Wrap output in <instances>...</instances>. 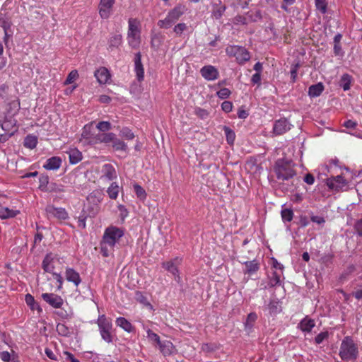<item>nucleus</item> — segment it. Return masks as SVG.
Wrapping results in <instances>:
<instances>
[{
    "label": "nucleus",
    "mask_w": 362,
    "mask_h": 362,
    "mask_svg": "<svg viewBox=\"0 0 362 362\" xmlns=\"http://www.w3.org/2000/svg\"><path fill=\"white\" fill-rule=\"evenodd\" d=\"M134 70L139 81H141L144 78V69L141 64V55L140 52L136 54L134 57Z\"/></svg>",
    "instance_id": "4468645a"
},
{
    "label": "nucleus",
    "mask_w": 362,
    "mask_h": 362,
    "mask_svg": "<svg viewBox=\"0 0 362 362\" xmlns=\"http://www.w3.org/2000/svg\"><path fill=\"white\" fill-rule=\"evenodd\" d=\"M25 300L26 302V304L32 310H37L39 312L42 311V309L40 308V305L35 301L34 297L31 294H26L25 297Z\"/></svg>",
    "instance_id": "2f4dec72"
},
{
    "label": "nucleus",
    "mask_w": 362,
    "mask_h": 362,
    "mask_svg": "<svg viewBox=\"0 0 362 362\" xmlns=\"http://www.w3.org/2000/svg\"><path fill=\"white\" fill-rule=\"evenodd\" d=\"M37 144V138L34 135L29 134L24 139V146L30 149H33Z\"/></svg>",
    "instance_id": "72a5a7b5"
},
{
    "label": "nucleus",
    "mask_w": 362,
    "mask_h": 362,
    "mask_svg": "<svg viewBox=\"0 0 362 362\" xmlns=\"http://www.w3.org/2000/svg\"><path fill=\"white\" fill-rule=\"evenodd\" d=\"M329 337V332L327 331L319 333L315 338V342L317 344L322 343V341Z\"/></svg>",
    "instance_id": "3c124183"
},
{
    "label": "nucleus",
    "mask_w": 362,
    "mask_h": 362,
    "mask_svg": "<svg viewBox=\"0 0 362 362\" xmlns=\"http://www.w3.org/2000/svg\"><path fill=\"white\" fill-rule=\"evenodd\" d=\"M97 324L102 339L107 343L112 342V323L111 320L107 318L104 315H103L99 316V317L98 318Z\"/></svg>",
    "instance_id": "39448f33"
},
{
    "label": "nucleus",
    "mask_w": 362,
    "mask_h": 362,
    "mask_svg": "<svg viewBox=\"0 0 362 362\" xmlns=\"http://www.w3.org/2000/svg\"><path fill=\"white\" fill-rule=\"evenodd\" d=\"M315 326L314 320L308 317H304L299 323L300 329L305 332H310L313 328Z\"/></svg>",
    "instance_id": "4be33fe9"
},
{
    "label": "nucleus",
    "mask_w": 362,
    "mask_h": 362,
    "mask_svg": "<svg viewBox=\"0 0 362 362\" xmlns=\"http://www.w3.org/2000/svg\"><path fill=\"white\" fill-rule=\"evenodd\" d=\"M114 3V0H100V15L103 18H107L110 15V9Z\"/></svg>",
    "instance_id": "a211bd4d"
},
{
    "label": "nucleus",
    "mask_w": 362,
    "mask_h": 362,
    "mask_svg": "<svg viewBox=\"0 0 362 362\" xmlns=\"http://www.w3.org/2000/svg\"><path fill=\"white\" fill-rule=\"evenodd\" d=\"M351 76L348 74L342 75L340 80V86L344 90H348L351 88Z\"/></svg>",
    "instance_id": "4c0bfd02"
},
{
    "label": "nucleus",
    "mask_w": 362,
    "mask_h": 362,
    "mask_svg": "<svg viewBox=\"0 0 362 362\" xmlns=\"http://www.w3.org/2000/svg\"><path fill=\"white\" fill-rule=\"evenodd\" d=\"M185 11V6L178 4L168 12L165 19L158 21V25L163 28H170L182 16Z\"/></svg>",
    "instance_id": "20e7f679"
},
{
    "label": "nucleus",
    "mask_w": 362,
    "mask_h": 362,
    "mask_svg": "<svg viewBox=\"0 0 362 362\" xmlns=\"http://www.w3.org/2000/svg\"><path fill=\"white\" fill-rule=\"evenodd\" d=\"M223 130L226 136V140L228 144L232 145L235 141V132L228 127L224 126Z\"/></svg>",
    "instance_id": "ea45409f"
},
{
    "label": "nucleus",
    "mask_w": 362,
    "mask_h": 362,
    "mask_svg": "<svg viewBox=\"0 0 362 362\" xmlns=\"http://www.w3.org/2000/svg\"><path fill=\"white\" fill-rule=\"evenodd\" d=\"M358 347L350 336L345 337L340 344L339 356L344 361H356L358 357Z\"/></svg>",
    "instance_id": "f03ea898"
},
{
    "label": "nucleus",
    "mask_w": 362,
    "mask_h": 362,
    "mask_svg": "<svg viewBox=\"0 0 362 362\" xmlns=\"http://www.w3.org/2000/svg\"><path fill=\"white\" fill-rule=\"evenodd\" d=\"M147 337L149 340L156 342L158 345L161 342L159 336L151 329L147 330Z\"/></svg>",
    "instance_id": "603ef678"
},
{
    "label": "nucleus",
    "mask_w": 362,
    "mask_h": 362,
    "mask_svg": "<svg viewBox=\"0 0 362 362\" xmlns=\"http://www.w3.org/2000/svg\"><path fill=\"white\" fill-rule=\"evenodd\" d=\"M234 23L235 24H247V18L243 16H237L234 19Z\"/></svg>",
    "instance_id": "69168bd1"
},
{
    "label": "nucleus",
    "mask_w": 362,
    "mask_h": 362,
    "mask_svg": "<svg viewBox=\"0 0 362 362\" xmlns=\"http://www.w3.org/2000/svg\"><path fill=\"white\" fill-rule=\"evenodd\" d=\"M42 298L46 303L54 308H61L64 303L62 298L55 293H45L42 294Z\"/></svg>",
    "instance_id": "1a4fd4ad"
},
{
    "label": "nucleus",
    "mask_w": 362,
    "mask_h": 362,
    "mask_svg": "<svg viewBox=\"0 0 362 362\" xmlns=\"http://www.w3.org/2000/svg\"><path fill=\"white\" fill-rule=\"evenodd\" d=\"M263 170L261 163H259L257 158H250V173H252L255 177L259 175Z\"/></svg>",
    "instance_id": "393cba45"
},
{
    "label": "nucleus",
    "mask_w": 362,
    "mask_h": 362,
    "mask_svg": "<svg viewBox=\"0 0 362 362\" xmlns=\"http://www.w3.org/2000/svg\"><path fill=\"white\" fill-rule=\"evenodd\" d=\"M217 95L221 99L228 98L230 95V90L228 88H223L217 92Z\"/></svg>",
    "instance_id": "6e6d98bb"
},
{
    "label": "nucleus",
    "mask_w": 362,
    "mask_h": 362,
    "mask_svg": "<svg viewBox=\"0 0 362 362\" xmlns=\"http://www.w3.org/2000/svg\"><path fill=\"white\" fill-rule=\"evenodd\" d=\"M53 261H54V256L52 255V254H51V253L47 254L45 257V258L42 261V269L45 270V272H49V273H53L54 269Z\"/></svg>",
    "instance_id": "412c9836"
},
{
    "label": "nucleus",
    "mask_w": 362,
    "mask_h": 362,
    "mask_svg": "<svg viewBox=\"0 0 362 362\" xmlns=\"http://www.w3.org/2000/svg\"><path fill=\"white\" fill-rule=\"evenodd\" d=\"M354 228L358 235L362 236V218L356 223Z\"/></svg>",
    "instance_id": "774afa93"
},
{
    "label": "nucleus",
    "mask_w": 362,
    "mask_h": 362,
    "mask_svg": "<svg viewBox=\"0 0 362 362\" xmlns=\"http://www.w3.org/2000/svg\"><path fill=\"white\" fill-rule=\"evenodd\" d=\"M8 86L7 85L2 84L0 86V98L4 103H6L8 100Z\"/></svg>",
    "instance_id": "de8ad7c7"
},
{
    "label": "nucleus",
    "mask_w": 362,
    "mask_h": 362,
    "mask_svg": "<svg viewBox=\"0 0 362 362\" xmlns=\"http://www.w3.org/2000/svg\"><path fill=\"white\" fill-rule=\"evenodd\" d=\"M1 22V27L4 29V33H8V30L11 28V23L10 21L4 20V19H0Z\"/></svg>",
    "instance_id": "e2e57ef3"
},
{
    "label": "nucleus",
    "mask_w": 362,
    "mask_h": 362,
    "mask_svg": "<svg viewBox=\"0 0 362 362\" xmlns=\"http://www.w3.org/2000/svg\"><path fill=\"white\" fill-rule=\"evenodd\" d=\"M67 153L71 164H76L82 159L81 153L76 148H70Z\"/></svg>",
    "instance_id": "b1692460"
},
{
    "label": "nucleus",
    "mask_w": 362,
    "mask_h": 362,
    "mask_svg": "<svg viewBox=\"0 0 362 362\" xmlns=\"http://www.w3.org/2000/svg\"><path fill=\"white\" fill-rule=\"evenodd\" d=\"M259 264L255 261L250 262V279L257 280L259 276L257 272L259 270Z\"/></svg>",
    "instance_id": "a19ab883"
},
{
    "label": "nucleus",
    "mask_w": 362,
    "mask_h": 362,
    "mask_svg": "<svg viewBox=\"0 0 362 362\" xmlns=\"http://www.w3.org/2000/svg\"><path fill=\"white\" fill-rule=\"evenodd\" d=\"M181 259L176 258L172 261L164 262L163 267L165 268L168 272L171 273L174 276L175 281L177 282L180 281V277L178 274L177 265L180 264Z\"/></svg>",
    "instance_id": "f8f14e48"
},
{
    "label": "nucleus",
    "mask_w": 362,
    "mask_h": 362,
    "mask_svg": "<svg viewBox=\"0 0 362 362\" xmlns=\"http://www.w3.org/2000/svg\"><path fill=\"white\" fill-rule=\"evenodd\" d=\"M65 276L66 280L74 283L76 286H78L81 282V279L78 272L75 271L74 269L67 268L66 269Z\"/></svg>",
    "instance_id": "dca6fc26"
},
{
    "label": "nucleus",
    "mask_w": 362,
    "mask_h": 362,
    "mask_svg": "<svg viewBox=\"0 0 362 362\" xmlns=\"http://www.w3.org/2000/svg\"><path fill=\"white\" fill-rule=\"evenodd\" d=\"M62 162V159L59 157L53 156L47 160L43 168L48 170H55L60 168Z\"/></svg>",
    "instance_id": "6ab92c4d"
},
{
    "label": "nucleus",
    "mask_w": 362,
    "mask_h": 362,
    "mask_svg": "<svg viewBox=\"0 0 362 362\" xmlns=\"http://www.w3.org/2000/svg\"><path fill=\"white\" fill-rule=\"evenodd\" d=\"M8 113L11 115H15L20 109L19 100L17 98L12 100L8 103Z\"/></svg>",
    "instance_id": "c9c22d12"
},
{
    "label": "nucleus",
    "mask_w": 362,
    "mask_h": 362,
    "mask_svg": "<svg viewBox=\"0 0 362 362\" xmlns=\"http://www.w3.org/2000/svg\"><path fill=\"white\" fill-rule=\"evenodd\" d=\"M97 128L100 131L103 132V133H105V132H107V131H109L110 129H111V124L109 122H106V121L100 122L97 124Z\"/></svg>",
    "instance_id": "864d4df0"
},
{
    "label": "nucleus",
    "mask_w": 362,
    "mask_h": 362,
    "mask_svg": "<svg viewBox=\"0 0 362 362\" xmlns=\"http://www.w3.org/2000/svg\"><path fill=\"white\" fill-rule=\"evenodd\" d=\"M119 192V187L117 182H112L107 188V193L112 199H116Z\"/></svg>",
    "instance_id": "473e14b6"
},
{
    "label": "nucleus",
    "mask_w": 362,
    "mask_h": 362,
    "mask_svg": "<svg viewBox=\"0 0 362 362\" xmlns=\"http://www.w3.org/2000/svg\"><path fill=\"white\" fill-rule=\"evenodd\" d=\"M129 30L128 33H139L140 31L138 28V21L136 19L134 18H130L129 20Z\"/></svg>",
    "instance_id": "37998d69"
},
{
    "label": "nucleus",
    "mask_w": 362,
    "mask_h": 362,
    "mask_svg": "<svg viewBox=\"0 0 362 362\" xmlns=\"http://www.w3.org/2000/svg\"><path fill=\"white\" fill-rule=\"evenodd\" d=\"M100 245V252L104 257H108L110 252L114 250V249L110 250L109 245L104 244L103 241H101Z\"/></svg>",
    "instance_id": "4d7b16f0"
},
{
    "label": "nucleus",
    "mask_w": 362,
    "mask_h": 362,
    "mask_svg": "<svg viewBox=\"0 0 362 362\" xmlns=\"http://www.w3.org/2000/svg\"><path fill=\"white\" fill-rule=\"evenodd\" d=\"M58 333L63 336H68L70 333L69 329L64 324H58L57 326Z\"/></svg>",
    "instance_id": "5fc2aeb1"
},
{
    "label": "nucleus",
    "mask_w": 362,
    "mask_h": 362,
    "mask_svg": "<svg viewBox=\"0 0 362 362\" xmlns=\"http://www.w3.org/2000/svg\"><path fill=\"white\" fill-rule=\"evenodd\" d=\"M282 220L284 222H290L293 217V212L291 209H284L281 212Z\"/></svg>",
    "instance_id": "79ce46f5"
},
{
    "label": "nucleus",
    "mask_w": 362,
    "mask_h": 362,
    "mask_svg": "<svg viewBox=\"0 0 362 362\" xmlns=\"http://www.w3.org/2000/svg\"><path fill=\"white\" fill-rule=\"evenodd\" d=\"M115 323L127 332H132L134 329L132 325L124 317H119L116 319Z\"/></svg>",
    "instance_id": "5701e85b"
},
{
    "label": "nucleus",
    "mask_w": 362,
    "mask_h": 362,
    "mask_svg": "<svg viewBox=\"0 0 362 362\" xmlns=\"http://www.w3.org/2000/svg\"><path fill=\"white\" fill-rule=\"evenodd\" d=\"M200 73L203 78L207 81H214L218 78L219 73L216 68L211 65L202 67Z\"/></svg>",
    "instance_id": "9b49d317"
},
{
    "label": "nucleus",
    "mask_w": 362,
    "mask_h": 362,
    "mask_svg": "<svg viewBox=\"0 0 362 362\" xmlns=\"http://www.w3.org/2000/svg\"><path fill=\"white\" fill-rule=\"evenodd\" d=\"M134 191H135V193H136V196L140 199L144 200V199H146V193L145 190L144 189V188L141 186H140L138 184H135L134 185Z\"/></svg>",
    "instance_id": "c03bdc74"
},
{
    "label": "nucleus",
    "mask_w": 362,
    "mask_h": 362,
    "mask_svg": "<svg viewBox=\"0 0 362 362\" xmlns=\"http://www.w3.org/2000/svg\"><path fill=\"white\" fill-rule=\"evenodd\" d=\"M112 146L115 151H122L126 152L127 151V145L120 139L116 137L114 134V139L111 141Z\"/></svg>",
    "instance_id": "cd10ccee"
},
{
    "label": "nucleus",
    "mask_w": 362,
    "mask_h": 362,
    "mask_svg": "<svg viewBox=\"0 0 362 362\" xmlns=\"http://www.w3.org/2000/svg\"><path fill=\"white\" fill-rule=\"evenodd\" d=\"M343 125L347 129H355L357 126V123L353 120L349 119L345 121Z\"/></svg>",
    "instance_id": "338daca9"
},
{
    "label": "nucleus",
    "mask_w": 362,
    "mask_h": 362,
    "mask_svg": "<svg viewBox=\"0 0 362 362\" xmlns=\"http://www.w3.org/2000/svg\"><path fill=\"white\" fill-rule=\"evenodd\" d=\"M40 186L39 188L41 190H45V188L47 187L48 183H49V177L47 175H42L40 179Z\"/></svg>",
    "instance_id": "13d9d810"
},
{
    "label": "nucleus",
    "mask_w": 362,
    "mask_h": 362,
    "mask_svg": "<svg viewBox=\"0 0 362 362\" xmlns=\"http://www.w3.org/2000/svg\"><path fill=\"white\" fill-rule=\"evenodd\" d=\"M347 181L341 175H337L329 178L327 181L328 187L331 189L339 191L347 185Z\"/></svg>",
    "instance_id": "6e6552de"
},
{
    "label": "nucleus",
    "mask_w": 362,
    "mask_h": 362,
    "mask_svg": "<svg viewBox=\"0 0 362 362\" xmlns=\"http://www.w3.org/2000/svg\"><path fill=\"white\" fill-rule=\"evenodd\" d=\"M78 77V74L76 70L71 71L69 75L67 76V78L66 81H64L65 85L71 84L74 83Z\"/></svg>",
    "instance_id": "a18cd8bd"
},
{
    "label": "nucleus",
    "mask_w": 362,
    "mask_h": 362,
    "mask_svg": "<svg viewBox=\"0 0 362 362\" xmlns=\"http://www.w3.org/2000/svg\"><path fill=\"white\" fill-rule=\"evenodd\" d=\"M195 114L202 119H204L208 116L207 111L199 107L195 110Z\"/></svg>",
    "instance_id": "0e129e2a"
},
{
    "label": "nucleus",
    "mask_w": 362,
    "mask_h": 362,
    "mask_svg": "<svg viewBox=\"0 0 362 362\" xmlns=\"http://www.w3.org/2000/svg\"><path fill=\"white\" fill-rule=\"evenodd\" d=\"M163 37L159 34H154L151 36V47L157 51L163 42Z\"/></svg>",
    "instance_id": "f704fd0d"
},
{
    "label": "nucleus",
    "mask_w": 362,
    "mask_h": 362,
    "mask_svg": "<svg viewBox=\"0 0 362 362\" xmlns=\"http://www.w3.org/2000/svg\"><path fill=\"white\" fill-rule=\"evenodd\" d=\"M230 54H233L240 64L249 60V52L242 47H231L226 49Z\"/></svg>",
    "instance_id": "423d86ee"
},
{
    "label": "nucleus",
    "mask_w": 362,
    "mask_h": 362,
    "mask_svg": "<svg viewBox=\"0 0 362 362\" xmlns=\"http://www.w3.org/2000/svg\"><path fill=\"white\" fill-rule=\"evenodd\" d=\"M327 2L326 0H315V6L322 14L327 12Z\"/></svg>",
    "instance_id": "49530a36"
},
{
    "label": "nucleus",
    "mask_w": 362,
    "mask_h": 362,
    "mask_svg": "<svg viewBox=\"0 0 362 362\" xmlns=\"http://www.w3.org/2000/svg\"><path fill=\"white\" fill-rule=\"evenodd\" d=\"M291 126L287 119L282 118L275 122L273 131L275 134L281 135L290 130Z\"/></svg>",
    "instance_id": "9d476101"
},
{
    "label": "nucleus",
    "mask_w": 362,
    "mask_h": 362,
    "mask_svg": "<svg viewBox=\"0 0 362 362\" xmlns=\"http://www.w3.org/2000/svg\"><path fill=\"white\" fill-rule=\"evenodd\" d=\"M1 128L6 133L9 134L10 135H12L13 132H15L16 129L13 130L12 129L15 128V123L11 119L4 120L1 124Z\"/></svg>",
    "instance_id": "58836bf2"
},
{
    "label": "nucleus",
    "mask_w": 362,
    "mask_h": 362,
    "mask_svg": "<svg viewBox=\"0 0 362 362\" xmlns=\"http://www.w3.org/2000/svg\"><path fill=\"white\" fill-rule=\"evenodd\" d=\"M103 176H104L108 180H112L117 178V173L114 166L110 163H107L103 165L102 168Z\"/></svg>",
    "instance_id": "aec40b11"
},
{
    "label": "nucleus",
    "mask_w": 362,
    "mask_h": 362,
    "mask_svg": "<svg viewBox=\"0 0 362 362\" xmlns=\"http://www.w3.org/2000/svg\"><path fill=\"white\" fill-rule=\"evenodd\" d=\"M324 90V86L322 83L312 85L309 87L308 94L310 97H317Z\"/></svg>",
    "instance_id": "a878e982"
},
{
    "label": "nucleus",
    "mask_w": 362,
    "mask_h": 362,
    "mask_svg": "<svg viewBox=\"0 0 362 362\" xmlns=\"http://www.w3.org/2000/svg\"><path fill=\"white\" fill-rule=\"evenodd\" d=\"M128 43L132 48L139 47L140 44V35L139 33H128L127 34Z\"/></svg>",
    "instance_id": "7c9ffc66"
},
{
    "label": "nucleus",
    "mask_w": 362,
    "mask_h": 362,
    "mask_svg": "<svg viewBox=\"0 0 362 362\" xmlns=\"http://www.w3.org/2000/svg\"><path fill=\"white\" fill-rule=\"evenodd\" d=\"M122 37L120 34H115L112 35L108 42L110 48H117L121 45Z\"/></svg>",
    "instance_id": "e433bc0d"
},
{
    "label": "nucleus",
    "mask_w": 362,
    "mask_h": 362,
    "mask_svg": "<svg viewBox=\"0 0 362 362\" xmlns=\"http://www.w3.org/2000/svg\"><path fill=\"white\" fill-rule=\"evenodd\" d=\"M274 170L279 180L284 182L292 180L291 185L287 187H284V184H283L282 187L284 190L293 192L296 189L294 180H293L296 175V172L294 170V164L291 161L284 159H278L274 164Z\"/></svg>",
    "instance_id": "f257e3e1"
},
{
    "label": "nucleus",
    "mask_w": 362,
    "mask_h": 362,
    "mask_svg": "<svg viewBox=\"0 0 362 362\" xmlns=\"http://www.w3.org/2000/svg\"><path fill=\"white\" fill-rule=\"evenodd\" d=\"M221 108L225 112H230L233 109V103L230 101H224L221 104Z\"/></svg>",
    "instance_id": "680f3d73"
},
{
    "label": "nucleus",
    "mask_w": 362,
    "mask_h": 362,
    "mask_svg": "<svg viewBox=\"0 0 362 362\" xmlns=\"http://www.w3.org/2000/svg\"><path fill=\"white\" fill-rule=\"evenodd\" d=\"M267 308L271 315H276L281 311V303L279 300H272L269 302Z\"/></svg>",
    "instance_id": "c85d7f7f"
},
{
    "label": "nucleus",
    "mask_w": 362,
    "mask_h": 362,
    "mask_svg": "<svg viewBox=\"0 0 362 362\" xmlns=\"http://www.w3.org/2000/svg\"><path fill=\"white\" fill-rule=\"evenodd\" d=\"M112 139H114V133H99L91 138V139L89 141V143L93 144L99 143L108 144L110 143Z\"/></svg>",
    "instance_id": "ddd939ff"
},
{
    "label": "nucleus",
    "mask_w": 362,
    "mask_h": 362,
    "mask_svg": "<svg viewBox=\"0 0 362 362\" xmlns=\"http://www.w3.org/2000/svg\"><path fill=\"white\" fill-rule=\"evenodd\" d=\"M158 346L160 352L163 354L164 356H170L173 354L176 351L173 343L170 341H163Z\"/></svg>",
    "instance_id": "f3484780"
},
{
    "label": "nucleus",
    "mask_w": 362,
    "mask_h": 362,
    "mask_svg": "<svg viewBox=\"0 0 362 362\" xmlns=\"http://www.w3.org/2000/svg\"><path fill=\"white\" fill-rule=\"evenodd\" d=\"M94 75L100 84L107 83L110 78V74L105 67H100L96 70Z\"/></svg>",
    "instance_id": "2eb2a0df"
},
{
    "label": "nucleus",
    "mask_w": 362,
    "mask_h": 362,
    "mask_svg": "<svg viewBox=\"0 0 362 362\" xmlns=\"http://www.w3.org/2000/svg\"><path fill=\"white\" fill-rule=\"evenodd\" d=\"M124 235V230L116 226H110L104 232L102 241L109 245L110 250H113L115 245Z\"/></svg>",
    "instance_id": "7ed1b4c3"
},
{
    "label": "nucleus",
    "mask_w": 362,
    "mask_h": 362,
    "mask_svg": "<svg viewBox=\"0 0 362 362\" xmlns=\"http://www.w3.org/2000/svg\"><path fill=\"white\" fill-rule=\"evenodd\" d=\"M226 9V6L222 4H214L211 16L215 19H220Z\"/></svg>",
    "instance_id": "bb28decb"
},
{
    "label": "nucleus",
    "mask_w": 362,
    "mask_h": 362,
    "mask_svg": "<svg viewBox=\"0 0 362 362\" xmlns=\"http://www.w3.org/2000/svg\"><path fill=\"white\" fill-rule=\"evenodd\" d=\"M251 81L253 84L258 86L261 84V73L255 72L251 77Z\"/></svg>",
    "instance_id": "052dcab7"
},
{
    "label": "nucleus",
    "mask_w": 362,
    "mask_h": 362,
    "mask_svg": "<svg viewBox=\"0 0 362 362\" xmlns=\"http://www.w3.org/2000/svg\"><path fill=\"white\" fill-rule=\"evenodd\" d=\"M186 29H187V25L184 23H178L177 25H176L174 27L173 30H174V32L177 35H181L182 33V32L185 31Z\"/></svg>",
    "instance_id": "bf43d9fd"
},
{
    "label": "nucleus",
    "mask_w": 362,
    "mask_h": 362,
    "mask_svg": "<svg viewBox=\"0 0 362 362\" xmlns=\"http://www.w3.org/2000/svg\"><path fill=\"white\" fill-rule=\"evenodd\" d=\"M280 281H281L280 275L277 272H274L270 278L269 285L273 287V286L279 285Z\"/></svg>",
    "instance_id": "8fccbe9b"
},
{
    "label": "nucleus",
    "mask_w": 362,
    "mask_h": 362,
    "mask_svg": "<svg viewBox=\"0 0 362 362\" xmlns=\"http://www.w3.org/2000/svg\"><path fill=\"white\" fill-rule=\"evenodd\" d=\"M18 213V211H14L12 209H9L7 207H0V218L1 219H6L9 218H13L17 215Z\"/></svg>",
    "instance_id": "c756f323"
},
{
    "label": "nucleus",
    "mask_w": 362,
    "mask_h": 362,
    "mask_svg": "<svg viewBox=\"0 0 362 362\" xmlns=\"http://www.w3.org/2000/svg\"><path fill=\"white\" fill-rule=\"evenodd\" d=\"M120 136L127 140H132L134 138V134L128 128H123L120 131Z\"/></svg>",
    "instance_id": "09e8293b"
},
{
    "label": "nucleus",
    "mask_w": 362,
    "mask_h": 362,
    "mask_svg": "<svg viewBox=\"0 0 362 362\" xmlns=\"http://www.w3.org/2000/svg\"><path fill=\"white\" fill-rule=\"evenodd\" d=\"M45 211L49 218H56L59 220H65L68 218V214L63 208H56L52 205H48Z\"/></svg>",
    "instance_id": "0eeeda50"
}]
</instances>
